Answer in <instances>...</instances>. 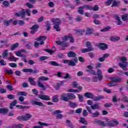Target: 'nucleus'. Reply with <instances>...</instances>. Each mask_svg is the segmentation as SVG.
I'll list each match as a JSON object with an SVG mask.
<instances>
[{"label": "nucleus", "mask_w": 128, "mask_h": 128, "mask_svg": "<svg viewBox=\"0 0 128 128\" xmlns=\"http://www.w3.org/2000/svg\"><path fill=\"white\" fill-rule=\"evenodd\" d=\"M24 116V120H25V122H26L27 120H30V118H31L32 116V114H25V116Z\"/></svg>", "instance_id": "obj_29"}, {"label": "nucleus", "mask_w": 128, "mask_h": 128, "mask_svg": "<svg viewBox=\"0 0 128 128\" xmlns=\"http://www.w3.org/2000/svg\"><path fill=\"white\" fill-rule=\"evenodd\" d=\"M16 120H20L21 122H25L24 116H18L16 118Z\"/></svg>", "instance_id": "obj_41"}, {"label": "nucleus", "mask_w": 128, "mask_h": 128, "mask_svg": "<svg viewBox=\"0 0 128 128\" xmlns=\"http://www.w3.org/2000/svg\"><path fill=\"white\" fill-rule=\"evenodd\" d=\"M108 122V126H110L111 128H114L116 126H118L120 122L117 120L113 119L111 121H110L109 119H106Z\"/></svg>", "instance_id": "obj_6"}, {"label": "nucleus", "mask_w": 128, "mask_h": 128, "mask_svg": "<svg viewBox=\"0 0 128 128\" xmlns=\"http://www.w3.org/2000/svg\"><path fill=\"white\" fill-rule=\"evenodd\" d=\"M2 4L5 8H8L10 6V2L8 0L3 1Z\"/></svg>", "instance_id": "obj_37"}, {"label": "nucleus", "mask_w": 128, "mask_h": 128, "mask_svg": "<svg viewBox=\"0 0 128 128\" xmlns=\"http://www.w3.org/2000/svg\"><path fill=\"white\" fill-rule=\"evenodd\" d=\"M46 38H48L46 36H40L39 37H38V38H36V40L37 42H40V40H42L40 44L42 45V44H44V41L46 40Z\"/></svg>", "instance_id": "obj_8"}, {"label": "nucleus", "mask_w": 128, "mask_h": 128, "mask_svg": "<svg viewBox=\"0 0 128 128\" xmlns=\"http://www.w3.org/2000/svg\"><path fill=\"white\" fill-rule=\"evenodd\" d=\"M31 104L34 106H44V104L42 103V102H38L34 100H31Z\"/></svg>", "instance_id": "obj_23"}, {"label": "nucleus", "mask_w": 128, "mask_h": 128, "mask_svg": "<svg viewBox=\"0 0 128 128\" xmlns=\"http://www.w3.org/2000/svg\"><path fill=\"white\" fill-rule=\"evenodd\" d=\"M120 60L122 61V62L119 63V66L123 70H128V59L126 56L121 57Z\"/></svg>", "instance_id": "obj_3"}, {"label": "nucleus", "mask_w": 128, "mask_h": 128, "mask_svg": "<svg viewBox=\"0 0 128 128\" xmlns=\"http://www.w3.org/2000/svg\"><path fill=\"white\" fill-rule=\"evenodd\" d=\"M52 22H54V28L56 30V32H60V26L62 24V20L60 18H52Z\"/></svg>", "instance_id": "obj_4"}, {"label": "nucleus", "mask_w": 128, "mask_h": 128, "mask_svg": "<svg viewBox=\"0 0 128 128\" xmlns=\"http://www.w3.org/2000/svg\"><path fill=\"white\" fill-rule=\"evenodd\" d=\"M8 50H6L4 51L3 52L2 54V58H6L7 56H8Z\"/></svg>", "instance_id": "obj_38"}, {"label": "nucleus", "mask_w": 128, "mask_h": 128, "mask_svg": "<svg viewBox=\"0 0 128 128\" xmlns=\"http://www.w3.org/2000/svg\"><path fill=\"white\" fill-rule=\"evenodd\" d=\"M122 18L124 22H126L128 20V14H124V15L122 16Z\"/></svg>", "instance_id": "obj_45"}, {"label": "nucleus", "mask_w": 128, "mask_h": 128, "mask_svg": "<svg viewBox=\"0 0 128 128\" xmlns=\"http://www.w3.org/2000/svg\"><path fill=\"white\" fill-rule=\"evenodd\" d=\"M8 112L9 110L8 108H0V114H6Z\"/></svg>", "instance_id": "obj_18"}, {"label": "nucleus", "mask_w": 128, "mask_h": 128, "mask_svg": "<svg viewBox=\"0 0 128 128\" xmlns=\"http://www.w3.org/2000/svg\"><path fill=\"white\" fill-rule=\"evenodd\" d=\"M18 96H28V93L26 92H18Z\"/></svg>", "instance_id": "obj_46"}, {"label": "nucleus", "mask_w": 128, "mask_h": 128, "mask_svg": "<svg viewBox=\"0 0 128 128\" xmlns=\"http://www.w3.org/2000/svg\"><path fill=\"white\" fill-rule=\"evenodd\" d=\"M79 122H80V124H85V126H87L88 124V122L86 121V118L81 117L80 118V120H79Z\"/></svg>", "instance_id": "obj_25"}, {"label": "nucleus", "mask_w": 128, "mask_h": 128, "mask_svg": "<svg viewBox=\"0 0 128 128\" xmlns=\"http://www.w3.org/2000/svg\"><path fill=\"white\" fill-rule=\"evenodd\" d=\"M104 97L102 96H99L95 97H93V100L94 102H100V100H102V98H104Z\"/></svg>", "instance_id": "obj_22"}, {"label": "nucleus", "mask_w": 128, "mask_h": 128, "mask_svg": "<svg viewBox=\"0 0 128 128\" xmlns=\"http://www.w3.org/2000/svg\"><path fill=\"white\" fill-rule=\"evenodd\" d=\"M10 66H11V68H17L18 64L16 63H10L9 64Z\"/></svg>", "instance_id": "obj_60"}, {"label": "nucleus", "mask_w": 128, "mask_h": 128, "mask_svg": "<svg viewBox=\"0 0 128 128\" xmlns=\"http://www.w3.org/2000/svg\"><path fill=\"white\" fill-rule=\"evenodd\" d=\"M62 114V110H56L53 112L54 114H57L56 116V118H57L60 119V118H62L63 116L62 114Z\"/></svg>", "instance_id": "obj_10"}, {"label": "nucleus", "mask_w": 128, "mask_h": 128, "mask_svg": "<svg viewBox=\"0 0 128 128\" xmlns=\"http://www.w3.org/2000/svg\"><path fill=\"white\" fill-rule=\"evenodd\" d=\"M68 38L70 40V42H72V43L74 42V37H72V35L71 34H70L68 35Z\"/></svg>", "instance_id": "obj_44"}, {"label": "nucleus", "mask_w": 128, "mask_h": 128, "mask_svg": "<svg viewBox=\"0 0 128 128\" xmlns=\"http://www.w3.org/2000/svg\"><path fill=\"white\" fill-rule=\"evenodd\" d=\"M58 95L54 96L52 99V102H58Z\"/></svg>", "instance_id": "obj_43"}, {"label": "nucleus", "mask_w": 128, "mask_h": 128, "mask_svg": "<svg viewBox=\"0 0 128 128\" xmlns=\"http://www.w3.org/2000/svg\"><path fill=\"white\" fill-rule=\"evenodd\" d=\"M120 40V36H112L110 38V40L111 42H118Z\"/></svg>", "instance_id": "obj_20"}, {"label": "nucleus", "mask_w": 128, "mask_h": 128, "mask_svg": "<svg viewBox=\"0 0 128 128\" xmlns=\"http://www.w3.org/2000/svg\"><path fill=\"white\" fill-rule=\"evenodd\" d=\"M22 72H30V74H38L40 72V70L38 69L37 68H34V70L32 69L31 68H24L22 70Z\"/></svg>", "instance_id": "obj_7"}, {"label": "nucleus", "mask_w": 128, "mask_h": 128, "mask_svg": "<svg viewBox=\"0 0 128 128\" xmlns=\"http://www.w3.org/2000/svg\"><path fill=\"white\" fill-rule=\"evenodd\" d=\"M76 95L72 93H63L60 96V100L64 102H68L70 100H76Z\"/></svg>", "instance_id": "obj_1"}, {"label": "nucleus", "mask_w": 128, "mask_h": 128, "mask_svg": "<svg viewBox=\"0 0 128 128\" xmlns=\"http://www.w3.org/2000/svg\"><path fill=\"white\" fill-rule=\"evenodd\" d=\"M87 68L86 70V72H92V70L94 68L92 65H88L87 66Z\"/></svg>", "instance_id": "obj_40"}, {"label": "nucleus", "mask_w": 128, "mask_h": 128, "mask_svg": "<svg viewBox=\"0 0 128 128\" xmlns=\"http://www.w3.org/2000/svg\"><path fill=\"white\" fill-rule=\"evenodd\" d=\"M76 32L77 34H78V36H82V34H84V30H77Z\"/></svg>", "instance_id": "obj_47"}, {"label": "nucleus", "mask_w": 128, "mask_h": 128, "mask_svg": "<svg viewBox=\"0 0 128 128\" xmlns=\"http://www.w3.org/2000/svg\"><path fill=\"white\" fill-rule=\"evenodd\" d=\"M49 80L50 78H48L45 77L44 76H42L38 78V80H40H40H42V82L46 81L48 80Z\"/></svg>", "instance_id": "obj_31"}, {"label": "nucleus", "mask_w": 128, "mask_h": 128, "mask_svg": "<svg viewBox=\"0 0 128 128\" xmlns=\"http://www.w3.org/2000/svg\"><path fill=\"white\" fill-rule=\"evenodd\" d=\"M18 60V58L14 57L12 55L10 58V60H14V62H16Z\"/></svg>", "instance_id": "obj_51"}, {"label": "nucleus", "mask_w": 128, "mask_h": 128, "mask_svg": "<svg viewBox=\"0 0 128 128\" xmlns=\"http://www.w3.org/2000/svg\"><path fill=\"white\" fill-rule=\"evenodd\" d=\"M22 52H24V54H28V52H26V50H21L19 51H16L15 52V54L17 56H22Z\"/></svg>", "instance_id": "obj_13"}, {"label": "nucleus", "mask_w": 128, "mask_h": 128, "mask_svg": "<svg viewBox=\"0 0 128 128\" xmlns=\"http://www.w3.org/2000/svg\"><path fill=\"white\" fill-rule=\"evenodd\" d=\"M84 6H80L78 8V12L80 14H84Z\"/></svg>", "instance_id": "obj_36"}, {"label": "nucleus", "mask_w": 128, "mask_h": 128, "mask_svg": "<svg viewBox=\"0 0 128 128\" xmlns=\"http://www.w3.org/2000/svg\"><path fill=\"white\" fill-rule=\"evenodd\" d=\"M122 78L112 77L111 78V80H112V82L118 83L122 82Z\"/></svg>", "instance_id": "obj_14"}, {"label": "nucleus", "mask_w": 128, "mask_h": 128, "mask_svg": "<svg viewBox=\"0 0 128 128\" xmlns=\"http://www.w3.org/2000/svg\"><path fill=\"white\" fill-rule=\"evenodd\" d=\"M97 46L102 50H105L108 48V45L106 43H100L97 44Z\"/></svg>", "instance_id": "obj_9"}, {"label": "nucleus", "mask_w": 128, "mask_h": 128, "mask_svg": "<svg viewBox=\"0 0 128 128\" xmlns=\"http://www.w3.org/2000/svg\"><path fill=\"white\" fill-rule=\"evenodd\" d=\"M96 75L98 76V79L99 80H102V70L98 69Z\"/></svg>", "instance_id": "obj_17"}, {"label": "nucleus", "mask_w": 128, "mask_h": 128, "mask_svg": "<svg viewBox=\"0 0 128 128\" xmlns=\"http://www.w3.org/2000/svg\"><path fill=\"white\" fill-rule=\"evenodd\" d=\"M90 108L92 110H100V103H96L91 106Z\"/></svg>", "instance_id": "obj_16"}, {"label": "nucleus", "mask_w": 128, "mask_h": 128, "mask_svg": "<svg viewBox=\"0 0 128 128\" xmlns=\"http://www.w3.org/2000/svg\"><path fill=\"white\" fill-rule=\"evenodd\" d=\"M92 32H94L92 29L90 28H87L86 32V36H90V34H92Z\"/></svg>", "instance_id": "obj_32"}, {"label": "nucleus", "mask_w": 128, "mask_h": 128, "mask_svg": "<svg viewBox=\"0 0 128 128\" xmlns=\"http://www.w3.org/2000/svg\"><path fill=\"white\" fill-rule=\"evenodd\" d=\"M38 84L39 88H43V90H46V88L44 86V85L42 83L40 82V80H38Z\"/></svg>", "instance_id": "obj_28"}, {"label": "nucleus", "mask_w": 128, "mask_h": 128, "mask_svg": "<svg viewBox=\"0 0 128 128\" xmlns=\"http://www.w3.org/2000/svg\"><path fill=\"white\" fill-rule=\"evenodd\" d=\"M49 64L50 66H62V64H60L56 61H50Z\"/></svg>", "instance_id": "obj_15"}, {"label": "nucleus", "mask_w": 128, "mask_h": 128, "mask_svg": "<svg viewBox=\"0 0 128 128\" xmlns=\"http://www.w3.org/2000/svg\"><path fill=\"white\" fill-rule=\"evenodd\" d=\"M69 106H70V108H74L78 106V104H76V102H69Z\"/></svg>", "instance_id": "obj_30"}, {"label": "nucleus", "mask_w": 128, "mask_h": 128, "mask_svg": "<svg viewBox=\"0 0 128 128\" xmlns=\"http://www.w3.org/2000/svg\"><path fill=\"white\" fill-rule=\"evenodd\" d=\"M56 43L58 44V46H62L64 48H66L68 46V43L64 41L57 40L56 42Z\"/></svg>", "instance_id": "obj_12"}, {"label": "nucleus", "mask_w": 128, "mask_h": 128, "mask_svg": "<svg viewBox=\"0 0 128 128\" xmlns=\"http://www.w3.org/2000/svg\"><path fill=\"white\" fill-rule=\"evenodd\" d=\"M78 58H76L74 59V60H70L69 62V66H76V64H78Z\"/></svg>", "instance_id": "obj_11"}, {"label": "nucleus", "mask_w": 128, "mask_h": 128, "mask_svg": "<svg viewBox=\"0 0 128 128\" xmlns=\"http://www.w3.org/2000/svg\"><path fill=\"white\" fill-rule=\"evenodd\" d=\"M26 14L28 16H30V9H22V11L15 13V16H21L22 18H26Z\"/></svg>", "instance_id": "obj_2"}, {"label": "nucleus", "mask_w": 128, "mask_h": 128, "mask_svg": "<svg viewBox=\"0 0 128 128\" xmlns=\"http://www.w3.org/2000/svg\"><path fill=\"white\" fill-rule=\"evenodd\" d=\"M86 48H82L81 50L82 52V54H86V52H92V50H94V48H92V43L90 42H87L86 43Z\"/></svg>", "instance_id": "obj_5"}, {"label": "nucleus", "mask_w": 128, "mask_h": 128, "mask_svg": "<svg viewBox=\"0 0 128 128\" xmlns=\"http://www.w3.org/2000/svg\"><path fill=\"white\" fill-rule=\"evenodd\" d=\"M115 18H116V20H118V22H117L118 26H120V24H122V20H120V18L118 16L116 15L115 16Z\"/></svg>", "instance_id": "obj_33"}, {"label": "nucleus", "mask_w": 128, "mask_h": 128, "mask_svg": "<svg viewBox=\"0 0 128 128\" xmlns=\"http://www.w3.org/2000/svg\"><path fill=\"white\" fill-rule=\"evenodd\" d=\"M7 88L9 90H10V92H12L14 90V87L10 85H8L6 86Z\"/></svg>", "instance_id": "obj_61"}, {"label": "nucleus", "mask_w": 128, "mask_h": 128, "mask_svg": "<svg viewBox=\"0 0 128 128\" xmlns=\"http://www.w3.org/2000/svg\"><path fill=\"white\" fill-rule=\"evenodd\" d=\"M68 92H80V90L74 89H68Z\"/></svg>", "instance_id": "obj_53"}, {"label": "nucleus", "mask_w": 128, "mask_h": 128, "mask_svg": "<svg viewBox=\"0 0 128 128\" xmlns=\"http://www.w3.org/2000/svg\"><path fill=\"white\" fill-rule=\"evenodd\" d=\"M28 82H29L30 84H32V86H36V82L34 81V78L30 77L28 78Z\"/></svg>", "instance_id": "obj_26"}, {"label": "nucleus", "mask_w": 128, "mask_h": 128, "mask_svg": "<svg viewBox=\"0 0 128 128\" xmlns=\"http://www.w3.org/2000/svg\"><path fill=\"white\" fill-rule=\"evenodd\" d=\"M123 97L122 98V100L124 102H128V96H124V94H122Z\"/></svg>", "instance_id": "obj_42"}, {"label": "nucleus", "mask_w": 128, "mask_h": 128, "mask_svg": "<svg viewBox=\"0 0 128 128\" xmlns=\"http://www.w3.org/2000/svg\"><path fill=\"white\" fill-rule=\"evenodd\" d=\"M18 43H15L13 44L10 48V50H14L15 49L18 48Z\"/></svg>", "instance_id": "obj_34"}, {"label": "nucleus", "mask_w": 128, "mask_h": 128, "mask_svg": "<svg viewBox=\"0 0 128 128\" xmlns=\"http://www.w3.org/2000/svg\"><path fill=\"white\" fill-rule=\"evenodd\" d=\"M68 58H75L76 56V54L74 51H70L68 54Z\"/></svg>", "instance_id": "obj_24"}, {"label": "nucleus", "mask_w": 128, "mask_h": 128, "mask_svg": "<svg viewBox=\"0 0 128 128\" xmlns=\"http://www.w3.org/2000/svg\"><path fill=\"white\" fill-rule=\"evenodd\" d=\"M22 60L24 61V62H28V60H26V55L22 54V56H21Z\"/></svg>", "instance_id": "obj_49"}, {"label": "nucleus", "mask_w": 128, "mask_h": 128, "mask_svg": "<svg viewBox=\"0 0 128 128\" xmlns=\"http://www.w3.org/2000/svg\"><path fill=\"white\" fill-rule=\"evenodd\" d=\"M100 112L96 111L94 112L91 114V118H98L100 116Z\"/></svg>", "instance_id": "obj_27"}, {"label": "nucleus", "mask_w": 128, "mask_h": 128, "mask_svg": "<svg viewBox=\"0 0 128 128\" xmlns=\"http://www.w3.org/2000/svg\"><path fill=\"white\" fill-rule=\"evenodd\" d=\"M72 76H70L69 74L66 73V74L65 76L64 77V78L65 80H66L67 78H68V80H72Z\"/></svg>", "instance_id": "obj_48"}, {"label": "nucleus", "mask_w": 128, "mask_h": 128, "mask_svg": "<svg viewBox=\"0 0 128 128\" xmlns=\"http://www.w3.org/2000/svg\"><path fill=\"white\" fill-rule=\"evenodd\" d=\"M44 52H48V54H52L54 53V51H52L50 49H44Z\"/></svg>", "instance_id": "obj_59"}, {"label": "nucleus", "mask_w": 128, "mask_h": 128, "mask_svg": "<svg viewBox=\"0 0 128 128\" xmlns=\"http://www.w3.org/2000/svg\"><path fill=\"white\" fill-rule=\"evenodd\" d=\"M112 106V103H106L104 104V108H110Z\"/></svg>", "instance_id": "obj_64"}, {"label": "nucleus", "mask_w": 128, "mask_h": 128, "mask_svg": "<svg viewBox=\"0 0 128 128\" xmlns=\"http://www.w3.org/2000/svg\"><path fill=\"white\" fill-rule=\"evenodd\" d=\"M46 24V26L47 28L46 30H50V22H47Z\"/></svg>", "instance_id": "obj_57"}, {"label": "nucleus", "mask_w": 128, "mask_h": 128, "mask_svg": "<svg viewBox=\"0 0 128 128\" xmlns=\"http://www.w3.org/2000/svg\"><path fill=\"white\" fill-rule=\"evenodd\" d=\"M39 98L42 100H50V98L48 96L46 95H40Z\"/></svg>", "instance_id": "obj_19"}, {"label": "nucleus", "mask_w": 128, "mask_h": 128, "mask_svg": "<svg viewBox=\"0 0 128 128\" xmlns=\"http://www.w3.org/2000/svg\"><path fill=\"white\" fill-rule=\"evenodd\" d=\"M110 30V27H106L100 30V32H108Z\"/></svg>", "instance_id": "obj_62"}, {"label": "nucleus", "mask_w": 128, "mask_h": 128, "mask_svg": "<svg viewBox=\"0 0 128 128\" xmlns=\"http://www.w3.org/2000/svg\"><path fill=\"white\" fill-rule=\"evenodd\" d=\"M78 100L80 102H82L84 100V96H82V95L78 94Z\"/></svg>", "instance_id": "obj_54"}, {"label": "nucleus", "mask_w": 128, "mask_h": 128, "mask_svg": "<svg viewBox=\"0 0 128 128\" xmlns=\"http://www.w3.org/2000/svg\"><path fill=\"white\" fill-rule=\"evenodd\" d=\"M16 108H29L30 107L28 106H23L22 105H16Z\"/></svg>", "instance_id": "obj_55"}, {"label": "nucleus", "mask_w": 128, "mask_h": 128, "mask_svg": "<svg viewBox=\"0 0 128 128\" xmlns=\"http://www.w3.org/2000/svg\"><path fill=\"white\" fill-rule=\"evenodd\" d=\"M120 4V1L116 2V0H114L112 4V7L114 6H118V4Z\"/></svg>", "instance_id": "obj_39"}, {"label": "nucleus", "mask_w": 128, "mask_h": 128, "mask_svg": "<svg viewBox=\"0 0 128 128\" xmlns=\"http://www.w3.org/2000/svg\"><path fill=\"white\" fill-rule=\"evenodd\" d=\"M12 22V20H4V26H10V22Z\"/></svg>", "instance_id": "obj_35"}, {"label": "nucleus", "mask_w": 128, "mask_h": 128, "mask_svg": "<svg viewBox=\"0 0 128 128\" xmlns=\"http://www.w3.org/2000/svg\"><path fill=\"white\" fill-rule=\"evenodd\" d=\"M114 0H108L106 2H105L106 6H110L111 4H112Z\"/></svg>", "instance_id": "obj_63"}, {"label": "nucleus", "mask_w": 128, "mask_h": 128, "mask_svg": "<svg viewBox=\"0 0 128 128\" xmlns=\"http://www.w3.org/2000/svg\"><path fill=\"white\" fill-rule=\"evenodd\" d=\"M84 96L88 98H93L94 95L92 92H86L84 94Z\"/></svg>", "instance_id": "obj_21"}, {"label": "nucleus", "mask_w": 128, "mask_h": 128, "mask_svg": "<svg viewBox=\"0 0 128 128\" xmlns=\"http://www.w3.org/2000/svg\"><path fill=\"white\" fill-rule=\"evenodd\" d=\"M76 22H82V17L81 16H78L76 18Z\"/></svg>", "instance_id": "obj_56"}, {"label": "nucleus", "mask_w": 128, "mask_h": 128, "mask_svg": "<svg viewBox=\"0 0 128 128\" xmlns=\"http://www.w3.org/2000/svg\"><path fill=\"white\" fill-rule=\"evenodd\" d=\"M98 6L95 5L94 7L91 8V10H94V12H97L99 10Z\"/></svg>", "instance_id": "obj_50"}, {"label": "nucleus", "mask_w": 128, "mask_h": 128, "mask_svg": "<svg viewBox=\"0 0 128 128\" xmlns=\"http://www.w3.org/2000/svg\"><path fill=\"white\" fill-rule=\"evenodd\" d=\"M7 98H9V100H14L16 96L13 94H8L7 96Z\"/></svg>", "instance_id": "obj_52"}, {"label": "nucleus", "mask_w": 128, "mask_h": 128, "mask_svg": "<svg viewBox=\"0 0 128 128\" xmlns=\"http://www.w3.org/2000/svg\"><path fill=\"white\" fill-rule=\"evenodd\" d=\"M38 28V25L35 24L32 26V28H30V30H37Z\"/></svg>", "instance_id": "obj_58"}]
</instances>
